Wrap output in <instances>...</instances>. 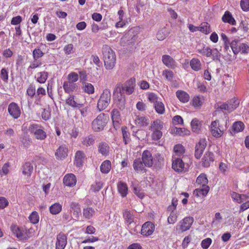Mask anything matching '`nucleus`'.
I'll use <instances>...</instances> for the list:
<instances>
[{
  "instance_id": "nucleus-1",
  "label": "nucleus",
  "mask_w": 249,
  "mask_h": 249,
  "mask_svg": "<svg viewBox=\"0 0 249 249\" xmlns=\"http://www.w3.org/2000/svg\"><path fill=\"white\" fill-rule=\"evenodd\" d=\"M102 51L106 68L107 70L112 69L115 66L116 60L115 52L107 45L103 46Z\"/></svg>"
},
{
  "instance_id": "nucleus-2",
  "label": "nucleus",
  "mask_w": 249,
  "mask_h": 249,
  "mask_svg": "<svg viewBox=\"0 0 249 249\" xmlns=\"http://www.w3.org/2000/svg\"><path fill=\"white\" fill-rule=\"evenodd\" d=\"M28 130L37 140H43L46 138V133L44 130L43 127L38 124H31Z\"/></svg>"
},
{
  "instance_id": "nucleus-3",
  "label": "nucleus",
  "mask_w": 249,
  "mask_h": 249,
  "mask_svg": "<svg viewBox=\"0 0 249 249\" xmlns=\"http://www.w3.org/2000/svg\"><path fill=\"white\" fill-rule=\"evenodd\" d=\"M111 100V93L108 89H105L101 95L98 101L97 108L99 111L106 109L109 105Z\"/></svg>"
},
{
  "instance_id": "nucleus-4",
  "label": "nucleus",
  "mask_w": 249,
  "mask_h": 249,
  "mask_svg": "<svg viewBox=\"0 0 249 249\" xmlns=\"http://www.w3.org/2000/svg\"><path fill=\"white\" fill-rule=\"evenodd\" d=\"M114 104L120 110L125 108V98L121 92L120 87H116L113 92Z\"/></svg>"
},
{
  "instance_id": "nucleus-5",
  "label": "nucleus",
  "mask_w": 249,
  "mask_h": 249,
  "mask_svg": "<svg viewBox=\"0 0 249 249\" xmlns=\"http://www.w3.org/2000/svg\"><path fill=\"white\" fill-rule=\"evenodd\" d=\"M106 124V119L104 113H101L92 123V128L95 131L103 129Z\"/></svg>"
},
{
  "instance_id": "nucleus-6",
  "label": "nucleus",
  "mask_w": 249,
  "mask_h": 249,
  "mask_svg": "<svg viewBox=\"0 0 249 249\" xmlns=\"http://www.w3.org/2000/svg\"><path fill=\"white\" fill-rule=\"evenodd\" d=\"M135 82L134 78H131L124 85L118 84L116 87H120L121 92H123V93L124 91H125L128 95H130L134 92Z\"/></svg>"
},
{
  "instance_id": "nucleus-7",
  "label": "nucleus",
  "mask_w": 249,
  "mask_h": 249,
  "mask_svg": "<svg viewBox=\"0 0 249 249\" xmlns=\"http://www.w3.org/2000/svg\"><path fill=\"white\" fill-rule=\"evenodd\" d=\"M194 221V220L193 217H186L182 221L179 222L177 229L180 230L181 232L185 231L190 229Z\"/></svg>"
},
{
  "instance_id": "nucleus-8",
  "label": "nucleus",
  "mask_w": 249,
  "mask_h": 249,
  "mask_svg": "<svg viewBox=\"0 0 249 249\" xmlns=\"http://www.w3.org/2000/svg\"><path fill=\"white\" fill-rule=\"evenodd\" d=\"M66 103L74 108H81L84 106L82 102L73 95H69L66 101Z\"/></svg>"
},
{
  "instance_id": "nucleus-9",
  "label": "nucleus",
  "mask_w": 249,
  "mask_h": 249,
  "mask_svg": "<svg viewBox=\"0 0 249 249\" xmlns=\"http://www.w3.org/2000/svg\"><path fill=\"white\" fill-rule=\"evenodd\" d=\"M67 244V235L62 232H60L56 237L55 249H64Z\"/></svg>"
},
{
  "instance_id": "nucleus-10",
  "label": "nucleus",
  "mask_w": 249,
  "mask_h": 249,
  "mask_svg": "<svg viewBox=\"0 0 249 249\" xmlns=\"http://www.w3.org/2000/svg\"><path fill=\"white\" fill-rule=\"evenodd\" d=\"M155 225L150 221L145 222L141 228V234L145 236L151 235L155 230Z\"/></svg>"
},
{
  "instance_id": "nucleus-11",
  "label": "nucleus",
  "mask_w": 249,
  "mask_h": 249,
  "mask_svg": "<svg viewBox=\"0 0 249 249\" xmlns=\"http://www.w3.org/2000/svg\"><path fill=\"white\" fill-rule=\"evenodd\" d=\"M207 145V142L205 140L201 139L198 143L196 144L195 147V156L197 159L200 158L204 149Z\"/></svg>"
},
{
  "instance_id": "nucleus-12",
  "label": "nucleus",
  "mask_w": 249,
  "mask_h": 249,
  "mask_svg": "<svg viewBox=\"0 0 249 249\" xmlns=\"http://www.w3.org/2000/svg\"><path fill=\"white\" fill-rule=\"evenodd\" d=\"M141 160L146 167H151L154 164V159L152 154L148 150H144L143 152Z\"/></svg>"
},
{
  "instance_id": "nucleus-13",
  "label": "nucleus",
  "mask_w": 249,
  "mask_h": 249,
  "mask_svg": "<svg viewBox=\"0 0 249 249\" xmlns=\"http://www.w3.org/2000/svg\"><path fill=\"white\" fill-rule=\"evenodd\" d=\"M111 119L114 128L117 130L120 127L122 122L120 113L117 109H113L111 111Z\"/></svg>"
},
{
  "instance_id": "nucleus-14",
  "label": "nucleus",
  "mask_w": 249,
  "mask_h": 249,
  "mask_svg": "<svg viewBox=\"0 0 249 249\" xmlns=\"http://www.w3.org/2000/svg\"><path fill=\"white\" fill-rule=\"evenodd\" d=\"M133 167L135 171L138 173H145L147 171L146 169V166L140 158L134 160Z\"/></svg>"
},
{
  "instance_id": "nucleus-15",
  "label": "nucleus",
  "mask_w": 249,
  "mask_h": 249,
  "mask_svg": "<svg viewBox=\"0 0 249 249\" xmlns=\"http://www.w3.org/2000/svg\"><path fill=\"white\" fill-rule=\"evenodd\" d=\"M9 114L15 119L18 118L20 115V110L17 104L12 103L8 106Z\"/></svg>"
},
{
  "instance_id": "nucleus-16",
  "label": "nucleus",
  "mask_w": 249,
  "mask_h": 249,
  "mask_svg": "<svg viewBox=\"0 0 249 249\" xmlns=\"http://www.w3.org/2000/svg\"><path fill=\"white\" fill-rule=\"evenodd\" d=\"M211 130L212 135L215 138H219L223 134V131L219 128L218 121H213L211 123Z\"/></svg>"
},
{
  "instance_id": "nucleus-17",
  "label": "nucleus",
  "mask_w": 249,
  "mask_h": 249,
  "mask_svg": "<svg viewBox=\"0 0 249 249\" xmlns=\"http://www.w3.org/2000/svg\"><path fill=\"white\" fill-rule=\"evenodd\" d=\"M64 184L67 186L72 187L74 186L76 183V178L73 174H68L66 175L63 178Z\"/></svg>"
},
{
  "instance_id": "nucleus-18",
  "label": "nucleus",
  "mask_w": 249,
  "mask_h": 249,
  "mask_svg": "<svg viewBox=\"0 0 249 249\" xmlns=\"http://www.w3.org/2000/svg\"><path fill=\"white\" fill-rule=\"evenodd\" d=\"M135 121L136 124L139 127L147 126L150 122L148 118L141 115H136Z\"/></svg>"
},
{
  "instance_id": "nucleus-19",
  "label": "nucleus",
  "mask_w": 249,
  "mask_h": 249,
  "mask_svg": "<svg viewBox=\"0 0 249 249\" xmlns=\"http://www.w3.org/2000/svg\"><path fill=\"white\" fill-rule=\"evenodd\" d=\"M214 161V155L212 152H207L202 159V165L205 167L210 166L211 162Z\"/></svg>"
},
{
  "instance_id": "nucleus-20",
  "label": "nucleus",
  "mask_w": 249,
  "mask_h": 249,
  "mask_svg": "<svg viewBox=\"0 0 249 249\" xmlns=\"http://www.w3.org/2000/svg\"><path fill=\"white\" fill-rule=\"evenodd\" d=\"M71 212L72 213L74 218L77 220L79 215L81 214V208L78 203L72 202L70 205Z\"/></svg>"
},
{
  "instance_id": "nucleus-21",
  "label": "nucleus",
  "mask_w": 249,
  "mask_h": 249,
  "mask_svg": "<svg viewBox=\"0 0 249 249\" xmlns=\"http://www.w3.org/2000/svg\"><path fill=\"white\" fill-rule=\"evenodd\" d=\"M68 149L65 145H61L57 149L55 153L57 159H63L67 156Z\"/></svg>"
},
{
  "instance_id": "nucleus-22",
  "label": "nucleus",
  "mask_w": 249,
  "mask_h": 249,
  "mask_svg": "<svg viewBox=\"0 0 249 249\" xmlns=\"http://www.w3.org/2000/svg\"><path fill=\"white\" fill-rule=\"evenodd\" d=\"M22 174L30 177L34 170L33 164L30 162H26L22 166Z\"/></svg>"
},
{
  "instance_id": "nucleus-23",
  "label": "nucleus",
  "mask_w": 249,
  "mask_h": 249,
  "mask_svg": "<svg viewBox=\"0 0 249 249\" xmlns=\"http://www.w3.org/2000/svg\"><path fill=\"white\" fill-rule=\"evenodd\" d=\"M85 158V155L83 151H77L75 156V164L76 166L80 167L82 166Z\"/></svg>"
},
{
  "instance_id": "nucleus-24",
  "label": "nucleus",
  "mask_w": 249,
  "mask_h": 249,
  "mask_svg": "<svg viewBox=\"0 0 249 249\" xmlns=\"http://www.w3.org/2000/svg\"><path fill=\"white\" fill-rule=\"evenodd\" d=\"M78 87V86L77 84L68 81L64 82L63 86L65 92L68 93H70L71 92L76 90Z\"/></svg>"
},
{
  "instance_id": "nucleus-25",
  "label": "nucleus",
  "mask_w": 249,
  "mask_h": 249,
  "mask_svg": "<svg viewBox=\"0 0 249 249\" xmlns=\"http://www.w3.org/2000/svg\"><path fill=\"white\" fill-rule=\"evenodd\" d=\"M162 61L163 63L168 68H173L175 65V61L169 55H162Z\"/></svg>"
},
{
  "instance_id": "nucleus-26",
  "label": "nucleus",
  "mask_w": 249,
  "mask_h": 249,
  "mask_svg": "<svg viewBox=\"0 0 249 249\" xmlns=\"http://www.w3.org/2000/svg\"><path fill=\"white\" fill-rule=\"evenodd\" d=\"M117 189L119 193L123 197H125L128 192V187L127 184L122 181H119L117 184Z\"/></svg>"
},
{
  "instance_id": "nucleus-27",
  "label": "nucleus",
  "mask_w": 249,
  "mask_h": 249,
  "mask_svg": "<svg viewBox=\"0 0 249 249\" xmlns=\"http://www.w3.org/2000/svg\"><path fill=\"white\" fill-rule=\"evenodd\" d=\"M222 20L224 22L228 23L232 25H236V21L233 18L231 14L228 11L225 12L222 18Z\"/></svg>"
},
{
  "instance_id": "nucleus-28",
  "label": "nucleus",
  "mask_w": 249,
  "mask_h": 249,
  "mask_svg": "<svg viewBox=\"0 0 249 249\" xmlns=\"http://www.w3.org/2000/svg\"><path fill=\"white\" fill-rule=\"evenodd\" d=\"M184 167V164L182 160L180 159H177L173 161L172 168L178 172H181Z\"/></svg>"
},
{
  "instance_id": "nucleus-29",
  "label": "nucleus",
  "mask_w": 249,
  "mask_h": 249,
  "mask_svg": "<svg viewBox=\"0 0 249 249\" xmlns=\"http://www.w3.org/2000/svg\"><path fill=\"white\" fill-rule=\"evenodd\" d=\"M244 124L242 122H236L232 124V130L230 131V133L233 135V133L235 134L242 131L244 129Z\"/></svg>"
},
{
  "instance_id": "nucleus-30",
  "label": "nucleus",
  "mask_w": 249,
  "mask_h": 249,
  "mask_svg": "<svg viewBox=\"0 0 249 249\" xmlns=\"http://www.w3.org/2000/svg\"><path fill=\"white\" fill-rule=\"evenodd\" d=\"M129 34L130 33H128L127 35H126L121 38V44L123 46L132 44L134 42L135 36H133L131 37V36H129Z\"/></svg>"
},
{
  "instance_id": "nucleus-31",
  "label": "nucleus",
  "mask_w": 249,
  "mask_h": 249,
  "mask_svg": "<svg viewBox=\"0 0 249 249\" xmlns=\"http://www.w3.org/2000/svg\"><path fill=\"white\" fill-rule=\"evenodd\" d=\"M176 95L180 101L183 103L188 102L190 99L189 94L184 91L178 90L176 92Z\"/></svg>"
},
{
  "instance_id": "nucleus-32",
  "label": "nucleus",
  "mask_w": 249,
  "mask_h": 249,
  "mask_svg": "<svg viewBox=\"0 0 249 249\" xmlns=\"http://www.w3.org/2000/svg\"><path fill=\"white\" fill-rule=\"evenodd\" d=\"M210 187L208 186H201L200 188L196 189L194 193L198 196H204L209 191Z\"/></svg>"
},
{
  "instance_id": "nucleus-33",
  "label": "nucleus",
  "mask_w": 249,
  "mask_h": 249,
  "mask_svg": "<svg viewBox=\"0 0 249 249\" xmlns=\"http://www.w3.org/2000/svg\"><path fill=\"white\" fill-rule=\"evenodd\" d=\"M111 164L109 160H106L102 162L100 166V171L102 173L107 174L111 169Z\"/></svg>"
},
{
  "instance_id": "nucleus-34",
  "label": "nucleus",
  "mask_w": 249,
  "mask_h": 249,
  "mask_svg": "<svg viewBox=\"0 0 249 249\" xmlns=\"http://www.w3.org/2000/svg\"><path fill=\"white\" fill-rule=\"evenodd\" d=\"M109 146L106 142H100L98 145V151L99 153L104 156H107L109 153Z\"/></svg>"
},
{
  "instance_id": "nucleus-35",
  "label": "nucleus",
  "mask_w": 249,
  "mask_h": 249,
  "mask_svg": "<svg viewBox=\"0 0 249 249\" xmlns=\"http://www.w3.org/2000/svg\"><path fill=\"white\" fill-rule=\"evenodd\" d=\"M163 123L160 120H156L151 124L150 129L153 130H160L163 128Z\"/></svg>"
},
{
  "instance_id": "nucleus-36",
  "label": "nucleus",
  "mask_w": 249,
  "mask_h": 249,
  "mask_svg": "<svg viewBox=\"0 0 249 249\" xmlns=\"http://www.w3.org/2000/svg\"><path fill=\"white\" fill-rule=\"evenodd\" d=\"M191 68L195 71H198L201 69V64L199 59L197 58H193L190 62Z\"/></svg>"
},
{
  "instance_id": "nucleus-37",
  "label": "nucleus",
  "mask_w": 249,
  "mask_h": 249,
  "mask_svg": "<svg viewBox=\"0 0 249 249\" xmlns=\"http://www.w3.org/2000/svg\"><path fill=\"white\" fill-rule=\"evenodd\" d=\"M171 133L183 136L189 135L190 131L185 128H181L175 127L171 129Z\"/></svg>"
},
{
  "instance_id": "nucleus-38",
  "label": "nucleus",
  "mask_w": 249,
  "mask_h": 249,
  "mask_svg": "<svg viewBox=\"0 0 249 249\" xmlns=\"http://www.w3.org/2000/svg\"><path fill=\"white\" fill-rule=\"evenodd\" d=\"M11 230L13 233L18 238L21 239L23 235V231L20 229L16 225H12L10 227Z\"/></svg>"
},
{
  "instance_id": "nucleus-39",
  "label": "nucleus",
  "mask_w": 249,
  "mask_h": 249,
  "mask_svg": "<svg viewBox=\"0 0 249 249\" xmlns=\"http://www.w3.org/2000/svg\"><path fill=\"white\" fill-rule=\"evenodd\" d=\"M227 104L229 107L230 111L231 112L238 107L239 101L238 99L234 98L228 101Z\"/></svg>"
},
{
  "instance_id": "nucleus-40",
  "label": "nucleus",
  "mask_w": 249,
  "mask_h": 249,
  "mask_svg": "<svg viewBox=\"0 0 249 249\" xmlns=\"http://www.w3.org/2000/svg\"><path fill=\"white\" fill-rule=\"evenodd\" d=\"M196 182L201 186H207L208 180L206 175L204 174H201L196 178Z\"/></svg>"
},
{
  "instance_id": "nucleus-41",
  "label": "nucleus",
  "mask_w": 249,
  "mask_h": 249,
  "mask_svg": "<svg viewBox=\"0 0 249 249\" xmlns=\"http://www.w3.org/2000/svg\"><path fill=\"white\" fill-rule=\"evenodd\" d=\"M83 88L84 91L89 94H93L94 92V88L91 83L84 82Z\"/></svg>"
},
{
  "instance_id": "nucleus-42",
  "label": "nucleus",
  "mask_w": 249,
  "mask_h": 249,
  "mask_svg": "<svg viewBox=\"0 0 249 249\" xmlns=\"http://www.w3.org/2000/svg\"><path fill=\"white\" fill-rule=\"evenodd\" d=\"M62 206L59 203H54L50 207V213L53 214H56L60 212Z\"/></svg>"
},
{
  "instance_id": "nucleus-43",
  "label": "nucleus",
  "mask_w": 249,
  "mask_h": 249,
  "mask_svg": "<svg viewBox=\"0 0 249 249\" xmlns=\"http://www.w3.org/2000/svg\"><path fill=\"white\" fill-rule=\"evenodd\" d=\"M123 217L125 219L126 222L129 224H131L134 221L132 214L130 212L127 210H125L124 211Z\"/></svg>"
},
{
  "instance_id": "nucleus-44",
  "label": "nucleus",
  "mask_w": 249,
  "mask_h": 249,
  "mask_svg": "<svg viewBox=\"0 0 249 249\" xmlns=\"http://www.w3.org/2000/svg\"><path fill=\"white\" fill-rule=\"evenodd\" d=\"M192 131L198 132L200 130L201 124L199 121L196 118L193 119L191 123Z\"/></svg>"
},
{
  "instance_id": "nucleus-45",
  "label": "nucleus",
  "mask_w": 249,
  "mask_h": 249,
  "mask_svg": "<svg viewBox=\"0 0 249 249\" xmlns=\"http://www.w3.org/2000/svg\"><path fill=\"white\" fill-rule=\"evenodd\" d=\"M37 74V81L40 83H44L48 78V72L46 71H42L38 72Z\"/></svg>"
},
{
  "instance_id": "nucleus-46",
  "label": "nucleus",
  "mask_w": 249,
  "mask_h": 249,
  "mask_svg": "<svg viewBox=\"0 0 249 249\" xmlns=\"http://www.w3.org/2000/svg\"><path fill=\"white\" fill-rule=\"evenodd\" d=\"M156 112L160 114H163L165 111L164 104L161 102H158L154 105Z\"/></svg>"
},
{
  "instance_id": "nucleus-47",
  "label": "nucleus",
  "mask_w": 249,
  "mask_h": 249,
  "mask_svg": "<svg viewBox=\"0 0 249 249\" xmlns=\"http://www.w3.org/2000/svg\"><path fill=\"white\" fill-rule=\"evenodd\" d=\"M199 31L205 34H208L211 32L210 26L207 22H203L199 27Z\"/></svg>"
},
{
  "instance_id": "nucleus-48",
  "label": "nucleus",
  "mask_w": 249,
  "mask_h": 249,
  "mask_svg": "<svg viewBox=\"0 0 249 249\" xmlns=\"http://www.w3.org/2000/svg\"><path fill=\"white\" fill-rule=\"evenodd\" d=\"M95 139L94 138V136L92 135H89L88 137H86L84 138H83V140L82 141V143L83 145L89 146L93 144L94 142Z\"/></svg>"
},
{
  "instance_id": "nucleus-49",
  "label": "nucleus",
  "mask_w": 249,
  "mask_h": 249,
  "mask_svg": "<svg viewBox=\"0 0 249 249\" xmlns=\"http://www.w3.org/2000/svg\"><path fill=\"white\" fill-rule=\"evenodd\" d=\"M239 44H239V40L236 39L232 40L231 42L230 43L231 48L233 53L235 54H237V53H239Z\"/></svg>"
},
{
  "instance_id": "nucleus-50",
  "label": "nucleus",
  "mask_w": 249,
  "mask_h": 249,
  "mask_svg": "<svg viewBox=\"0 0 249 249\" xmlns=\"http://www.w3.org/2000/svg\"><path fill=\"white\" fill-rule=\"evenodd\" d=\"M155 161L154 165L156 169H160L161 167L163 162V158L160 154H157L156 156V159L154 160Z\"/></svg>"
},
{
  "instance_id": "nucleus-51",
  "label": "nucleus",
  "mask_w": 249,
  "mask_h": 249,
  "mask_svg": "<svg viewBox=\"0 0 249 249\" xmlns=\"http://www.w3.org/2000/svg\"><path fill=\"white\" fill-rule=\"evenodd\" d=\"M29 219L30 222L34 224L38 223L39 219L38 213L36 211L32 212L30 215Z\"/></svg>"
},
{
  "instance_id": "nucleus-52",
  "label": "nucleus",
  "mask_w": 249,
  "mask_h": 249,
  "mask_svg": "<svg viewBox=\"0 0 249 249\" xmlns=\"http://www.w3.org/2000/svg\"><path fill=\"white\" fill-rule=\"evenodd\" d=\"M94 213V209L90 207H88L83 210V215L86 218L89 219L91 218Z\"/></svg>"
},
{
  "instance_id": "nucleus-53",
  "label": "nucleus",
  "mask_w": 249,
  "mask_h": 249,
  "mask_svg": "<svg viewBox=\"0 0 249 249\" xmlns=\"http://www.w3.org/2000/svg\"><path fill=\"white\" fill-rule=\"evenodd\" d=\"M122 131L124 142V143L126 144L130 142V134L127 130V128L126 127H122Z\"/></svg>"
},
{
  "instance_id": "nucleus-54",
  "label": "nucleus",
  "mask_w": 249,
  "mask_h": 249,
  "mask_svg": "<svg viewBox=\"0 0 249 249\" xmlns=\"http://www.w3.org/2000/svg\"><path fill=\"white\" fill-rule=\"evenodd\" d=\"M78 78L79 76L77 73L72 72L68 74L67 79L68 82L75 83V82L78 81Z\"/></svg>"
},
{
  "instance_id": "nucleus-55",
  "label": "nucleus",
  "mask_w": 249,
  "mask_h": 249,
  "mask_svg": "<svg viewBox=\"0 0 249 249\" xmlns=\"http://www.w3.org/2000/svg\"><path fill=\"white\" fill-rule=\"evenodd\" d=\"M231 197L238 203H240L244 201V198H242V197H245V195H240L236 192H232L231 194Z\"/></svg>"
},
{
  "instance_id": "nucleus-56",
  "label": "nucleus",
  "mask_w": 249,
  "mask_h": 249,
  "mask_svg": "<svg viewBox=\"0 0 249 249\" xmlns=\"http://www.w3.org/2000/svg\"><path fill=\"white\" fill-rule=\"evenodd\" d=\"M44 55V53L40 49H35L33 52V56L34 60H36Z\"/></svg>"
},
{
  "instance_id": "nucleus-57",
  "label": "nucleus",
  "mask_w": 249,
  "mask_h": 249,
  "mask_svg": "<svg viewBox=\"0 0 249 249\" xmlns=\"http://www.w3.org/2000/svg\"><path fill=\"white\" fill-rule=\"evenodd\" d=\"M26 92L27 95L31 98H33L35 95L36 96L35 86L32 84H30L27 89Z\"/></svg>"
},
{
  "instance_id": "nucleus-58",
  "label": "nucleus",
  "mask_w": 249,
  "mask_h": 249,
  "mask_svg": "<svg viewBox=\"0 0 249 249\" xmlns=\"http://www.w3.org/2000/svg\"><path fill=\"white\" fill-rule=\"evenodd\" d=\"M0 77L1 79L5 82L8 80V72L5 68H2L0 72Z\"/></svg>"
},
{
  "instance_id": "nucleus-59",
  "label": "nucleus",
  "mask_w": 249,
  "mask_h": 249,
  "mask_svg": "<svg viewBox=\"0 0 249 249\" xmlns=\"http://www.w3.org/2000/svg\"><path fill=\"white\" fill-rule=\"evenodd\" d=\"M152 131V138L153 140H159L162 136V133L160 130H153Z\"/></svg>"
},
{
  "instance_id": "nucleus-60",
  "label": "nucleus",
  "mask_w": 249,
  "mask_h": 249,
  "mask_svg": "<svg viewBox=\"0 0 249 249\" xmlns=\"http://www.w3.org/2000/svg\"><path fill=\"white\" fill-rule=\"evenodd\" d=\"M212 240L210 238H206L201 242V245L203 249H207L212 244Z\"/></svg>"
},
{
  "instance_id": "nucleus-61",
  "label": "nucleus",
  "mask_w": 249,
  "mask_h": 249,
  "mask_svg": "<svg viewBox=\"0 0 249 249\" xmlns=\"http://www.w3.org/2000/svg\"><path fill=\"white\" fill-rule=\"evenodd\" d=\"M162 75L169 81H171L174 76L173 71L168 70L163 71Z\"/></svg>"
},
{
  "instance_id": "nucleus-62",
  "label": "nucleus",
  "mask_w": 249,
  "mask_h": 249,
  "mask_svg": "<svg viewBox=\"0 0 249 249\" xmlns=\"http://www.w3.org/2000/svg\"><path fill=\"white\" fill-rule=\"evenodd\" d=\"M170 215L169 216L167 221L169 224H172L175 223L177 220V215L176 214L173 212V211H171Z\"/></svg>"
},
{
  "instance_id": "nucleus-63",
  "label": "nucleus",
  "mask_w": 249,
  "mask_h": 249,
  "mask_svg": "<svg viewBox=\"0 0 249 249\" xmlns=\"http://www.w3.org/2000/svg\"><path fill=\"white\" fill-rule=\"evenodd\" d=\"M240 6L242 9L244 11L249 10V0H241Z\"/></svg>"
},
{
  "instance_id": "nucleus-64",
  "label": "nucleus",
  "mask_w": 249,
  "mask_h": 249,
  "mask_svg": "<svg viewBox=\"0 0 249 249\" xmlns=\"http://www.w3.org/2000/svg\"><path fill=\"white\" fill-rule=\"evenodd\" d=\"M135 136L139 140H143L145 139L146 134L144 131L142 130H139L135 132Z\"/></svg>"
}]
</instances>
